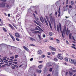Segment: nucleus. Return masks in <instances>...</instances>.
I'll return each mask as SVG.
<instances>
[{"instance_id":"41","label":"nucleus","mask_w":76,"mask_h":76,"mask_svg":"<svg viewBox=\"0 0 76 76\" xmlns=\"http://www.w3.org/2000/svg\"><path fill=\"white\" fill-rule=\"evenodd\" d=\"M30 46H32V47H35V45L32 44H31L30 45Z\"/></svg>"},{"instance_id":"36","label":"nucleus","mask_w":76,"mask_h":76,"mask_svg":"<svg viewBox=\"0 0 76 76\" xmlns=\"http://www.w3.org/2000/svg\"><path fill=\"white\" fill-rule=\"evenodd\" d=\"M52 70H53V68H50L49 69L50 72H52Z\"/></svg>"},{"instance_id":"4","label":"nucleus","mask_w":76,"mask_h":76,"mask_svg":"<svg viewBox=\"0 0 76 76\" xmlns=\"http://www.w3.org/2000/svg\"><path fill=\"white\" fill-rule=\"evenodd\" d=\"M5 3L2 2L0 4V7H1L2 8H3L5 7Z\"/></svg>"},{"instance_id":"24","label":"nucleus","mask_w":76,"mask_h":76,"mask_svg":"<svg viewBox=\"0 0 76 76\" xmlns=\"http://www.w3.org/2000/svg\"><path fill=\"white\" fill-rule=\"evenodd\" d=\"M56 41L57 42L58 44H59V43H60V40H58V39H56Z\"/></svg>"},{"instance_id":"56","label":"nucleus","mask_w":76,"mask_h":76,"mask_svg":"<svg viewBox=\"0 0 76 76\" xmlns=\"http://www.w3.org/2000/svg\"><path fill=\"white\" fill-rule=\"evenodd\" d=\"M74 64L75 65H76V61H74Z\"/></svg>"},{"instance_id":"1","label":"nucleus","mask_w":76,"mask_h":76,"mask_svg":"<svg viewBox=\"0 0 76 76\" xmlns=\"http://www.w3.org/2000/svg\"><path fill=\"white\" fill-rule=\"evenodd\" d=\"M51 16H52V13L49 15V19H50V21L51 23H54L55 22H56L55 18Z\"/></svg>"},{"instance_id":"57","label":"nucleus","mask_w":76,"mask_h":76,"mask_svg":"<svg viewBox=\"0 0 76 76\" xmlns=\"http://www.w3.org/2000/svg\"><path fill=\"white\" fill-rule=\"evenodd\" d=\"M35 18L36 19H37V20H39V18H36L35 17Z\"/></svg>"},{"instance_id":"51","label":"nucleus","mask_w":76,"mask_h":76,"mask_svg":"<svg viewBox=\"0 0 76 76\" xmlns=\"http://www.w3.org/2000/svg\"><path fill=\"white\" fill-rule=\"evenodd\" d=\"M33 58H31L30 59V60L31 61H32L33 60Z\"/></svg>"},{"instance_id":"61","label":"nucleus","mask_w":76,"mask_h":76,"mask_svg":"<svg viewBox=\"0 0 76 76\" xmlns=\"http://www.w3.org/2000/svg\"><path fill=\"white\" fill-rule=\"evenodd\" d=\"M34 12L36 14H37V11L36 10H34Z\"/></svg>"},{"instance_id":"37","label":"nucleus","mask_w":76,"mask_h":76,"mask_svg":"<svg viewBox=\"0 0 76 76\" xmlns=\"http://www.w3.org/2000/svg\"><path fill=\"white\" fill-rule=\"evenodd\" d=\"M39 38V39H41V36H40V35L39 34H38L37 35Z\"/></svg>"},{"instance_id":"23","label":"nucleus","mask_w":76,"mask_h":76,"mask_svg":"<svg viewBox=\"0 0 76 76\" xmlns=\"http://www.w3.org/2000/svg\"><path fill=\"white\" fill-rule=\"evenodd\" d=\"M35 31H36V30H37V31H41V30H39L38 28L37 27H35Z\"/></svg>"},{"instance_id":"29","label":"nucleus","mask_w":76,"mask_h":76,"mask_svg":"<svg viewBox=\"0 0 76 76\" xmlns=\"http://www.w3.org/2000/svg\"><path fill=\"white\" fill-rule=\"evenodd\" d=\"M29 38H30V39L31 40V41H34V39L32 38V37H29Z\"/></svg>"},{"instance_id":"10","label":"nucleus","mask_w":76,"mask_h":76,"mask_svg":"<svg viewBox=\"0 0 76 76\" xmlns=\"http://www.w3.org/2000/svg\"><path fill=\"white\" fill-rule=\"evenodd\" d=\"M15 36L16 37H17V38H19V37H20V35H19V34L18 33H16L15 34Z\"/></svg>"},{"instance_id":"15","label":"nucleus","mask_w":76,"mask_h":76,"mask_svg":"<svg viewBox=\"0 0 76 76\" xmlns=\"http://www.w3.org/2000/svg\"><path fill=\"white\" fill-rule=\"evenodd\" d=\"M44 19L45 21V22L46 25H47V26H48V22H47V20H46V19H45V18H44Z\"/></svg>"},{"instance_id":"2","label":"nucleus","mask_w":76,"mask_h":76,"mask_svg":"<svg viewBox=\"0 0 76 76\" xmlns=\"http://www.w3.org/2000/svg\"><path fill=\"white\" fill-rule=\"evenodd\" d=\"M58 25L59 26L57 25L56 28L58 32L59 33H60V31H61V24L60 23H59Z\"/></svg>"},{"instance_id":"21","label":"nucleus","mask_w":76,"mask_h":76,"mask_svg":"<svg viewBox=\"0 0 76 76\" xmlns=\"http://www.w3.org/2000/svg\"><path fill=\"white\" fill-rule=\"evenodd\" d=\"M58 12L59 13L58 15V16L60 17V8L58 9Z\"/></svg>"},{"instance_id":"9","label":"nucleus","mask_w":76,"mask_h":76,"mask_svg":"<svg viewBox=\"0 0 76 76\" xmlns=\"http://www.w3.org/2000/svg\"><path fill=\"white\" fill-rule=\"evenodd\" d=\"M32 33L33 34H41V33L39 31H33Z\"/></svg>"},{"instance_id":"14","label":"nucleus","mask_w":76,"mask_h":76,"mask_svg":"<svg viewBox=\"0 0 76 76\" xmlns=\"http://www.w3.org/2000/svg\"><path fill=\"white\" fill-rule=\"evenodd\" d=\"M9 25L10 28L12 29V30H13V31H15V28L13 27V26H12L11 24H9Z\"/></svg>"},{"instance_id":"49","label":"nucleus","mask_w":76,"mask_h":76,"mask_svg":"<svg viewBox=\"0 0 76 76\" xmlns=\"http://www.w3.org/2000/svg\"><path fill=\"white\" fill-rule=\"evenodd\" d=\"M3 60H6V58H5V57H4L3 58Z\"/></svg>"},{"instance_id":"45","label":"nucleus","mask_w":76,"mask_h":76,"mask_svg":"<svg viewBox=\"0 0 76 76\" xmlns=\"http://www.w3.org/2000/svg\"><path fill=\"white\" fill-rule=\"evenodd\" d=\"M30 30L31 31H35V29L31 28L30 29Z\"/></svg>"},{"instance_id":"40","label":"nucleus","mask_w":76,"mask_h":76,"mask_svg":"<svg viewBox=\"0 0 76 76\" xmlns=\"http://www.w3.org/2000/svg\"><path fill=\"white\" fill-rule=\"evenodd\" d=\"M1 1H3V2H6V0H1Z\"/></svg>"},{"instance_id":"12","label":"nucleus","mask_w":76,"mask_h":76,"mask_svg":"<svg viewBox=\"0 0 76 76\" xmlns=\"http://www.w3.org/2000/svg\"><path fill=\"white\" fill-rule=\"evenodd\" d=\"M6 7L8 9H10V8L11 7V5L8 4H7L6 5Z\"/></svg>"},{"instance_id":"46","label":"nucleus","mask_w":76,"mask_h":76,"mask_svg":"<svg viewBox=\"0 0 76 76\" xmlns=\"http://www.w3.org/2000/svg\"><path fill=\"white\" fill-rule=\"evenodd\" d=\"M72 48H74V49H75L76 50V48H75V47L72 46Z\"/></svg>"},{"instance_id":"63","label":"nucleus","mask_w":76,"mask_h":76,"mask_svg":"<svg viewBox=\"0 0 76 76\" xmlns=\"http://www.w3.org/2000/svg\"><path fill=\"white\" fill-rule=\"evenodd\" d=\"M43 61H39V63H42Z\"/></svg>"},{"instance_id":"52","label":"nucleus","mask_w":76,"mask_h":76,"mask_svg":"<svg viewBox=\"0 0 76 76\" xmlns=\"http://www.w3.org/2000/svg\"><path fill=\"white\" fill-rule=\"evenodd\" d=\"M13 63H15V64H18V62H13Z\"/></svg>"},{"instance_id":"8","label":"nucleus","mask_w":76,"mask_h":76,"mask_svg":"<svg viewBox=\"0 0 76 76\" xmlns=\"http://www.w3.org/2000/svg\"><path fill=\"white\" fill-rule=\"evenodd\" d=\"M50 48V50H52V51H56V49L55 48H54L53 47L50 46L49 47Z\"/></svg>"},{"instance_id":"50","label":"nucleus","mask_w":76,"mask_h":76,"mask_svg":"<svg viewBox=\"0 0 76 76\" xmlns=\"http://www.w3.org/2000/svg\"><path fill=\"white\" fill-rule=\"evenodd\" d=\"M69 8H71V9H72V6L70 5L69 6Z\"/></svg>"},{"instance_id":"7","label":"nucleus","mask_w":76,"mask_h":76,"mask_svg":"<svg viewBox=\"0 0 76 76\" xmlns=\"http://www.w3.org/2000/svg\"><path fill=\"white\" fill-rule=\"evenodd\" d=\"M69 61L70 63H72V64H74V63H75V61L73 60V59H69Z\"/></svg>"},{"instance_id":"55","label":"nucleus","mask_w":76,"mask_h":76,"mask_svg":"<svg viewBox=\"0 0 76 76\" xmlns=\"http://www.w3.org/2000/svg\"><path fill=\"white\" fill-rule=\"evenodd\" d=\"M47 39H45V40H44V42H47Z\"/></svg>"},{"instance_id":"44","label":"nucleus","mask_w":76,"mask_h":76,"mask_svg":"<svg viewBox=\"0 0 76 76\" xmlns=\"http://www.w3.org/2000/svg\"><path fill=\"white\" fill-rule=\"evenodd\" d=\"M36 24H37V25H39V26H40V24L36 22Z\"/></svg>"},{"instance_id":"25","label":"nucleus","mask_w":76,"mask_h":76,"mask_svg":"<svg viewBox=\"0 0 76 76\" xmlns=\"http://www.w3.org/2000/svg\"><path fill=\"white\" fill-rule=\"evenodd\" d=\"M11 38L12 39L13 41H15V37H13V36H12V37H11Z\"/></svg>"},{"instance_id":"30","label":"nucleus","mask_w":76,"mask_h":76,"mask_svg":"<svg viewBox=\"0 0 76 76\" xmlns=\"http://www.w3.org/2000/svg\"><path fill=\"white\" fill-rule=\"evenodd\" d=\"M49 34L50 36H52L53 35V32H49Z\"/></svg>"},{"instance_id":"3","label":"nucleus","mask_w":76,"mask_h":76,"mask_svg":"<svg viewBox=\"0 0 76 76\" xmlns=\"http://www.w3.org/2000/svg\"><path fill=\"white\" fill-rule=\"evenodd\" d=\"M47 20L49 23V26H50V28L51 29H52V26H51V23H50V20H49V18H48V17L47 16H45Z\"/></svg>"},{"instance_id":"62","label":"nucleus","mask_w":76,"mask_h":76,"mask_svg":"<svg viewBox=\"0 0 76 76\" xmlns=\"http://www.w3.org/2000/svg\"><path fill=\"white\" fill-rule=\"evenodd\" d=\"M17 59H14L13 60V61H17Z\"/></svg>"},{"instance_id":"28","label":"nucleus","mask_w":76,"mask_h":76,"mask_svg":"<svg viewBox=\"0 0 76 76\" xmlns=\"http://www.w3.org/2000/svg\"><path fill=\"white\" fill-rule=\"evenodd\" d=\"M38 68L39 69H42V65H40L38 66Z\"/></svg>"},{"instance_id":"35","label":"nucleus","mask_w":76,"mask_h":76,"mask_svg":"<svg viewBox=\"0 0 76 76\" xmlns=\"http://www.w3.org/2000/svg\"><path fill=\"white\" fill-rule=\"evenodd\" d=\"M65 60L66 61H68V59L67 58H65Z\"/></svg>"},{"instance_id":"38","label":"nucleus","mask_w":76,"mask_h":76,"mask_svg":"<svg viewBox=\"0 0 76 76\" xmlns=\"http://www.w3.org/2000/svg\"><path fill=\"white\" fill-rule=\"evenodd\" d=\"M51 53L53 55H54V54H55V52H51Z\"/></svg>"},{"instance_id":"16","label":"nucleus","mask_w":76,"mask_h":76,"mask_svg":"<svg viewBox=\"0 0 76 76\" xmlns=\"http://www.w3.org/2000/svg\"><path fill=\"white\" fill-rule=\"evenodd\" d=\"M66 27H64V28L63 32V34L64 35H65V33H66Z\"/></svg>"},{"instance_id":"22","label":"nucleus","mask_w":76,"mask_h":76,"mask_svg":"<svg viewBox=\"0 0 76 76\" xmlns=\"http://www.w3.org/2000/svg\"><path fill=\"white\" fill-rule=\"evenodd\" d=\"M3 31L5 32H7V30L6 28L3 27Z\"/></svg>"},{"instance_id":"32","label":"nucleus","mask_w":76,"mask_h":76,"mask_svg":"<svg viewBox=\"0 0 76 76\" xmlns=\"http://www.w3.org/2000/svg\"><path fill=\"white\" fill-rule=\"evenodd\" d=\"M54 60V61H58V60H57V58H55Z\"/></svg>"},{"instance_id":"26","label":"nucleus","mask_w":76,"mask_h":76,"mask_svg":"<svg viewBox=\"0 0 76 76\" xmlns=\"http://www.w3.org/2000/svg\"><path fill=\"white\" fill-rule=\"evenodd\" d=\"M37 28H39V29H40V30H41L42 31H43V30H42V28H41V27H40L39 26H37Z\"/></svg>"},{"instance_id":"53","label":"nucleus","mask_w":76,"mask_h":76,"mask_svg":"<svg viewBox=\"0 0 76 76\" xmlns=\"http://www.w3.org/2000/svg\"><path fill=\"white\" fill-rule=\"evenodd\" d=\"M68 2H69V0H66V4H68Z\"/></svg>"},{"instance_id":"43","label":"nucleus","mask_w":76,"mask_h":76,"mask_svg":"<svg viewBox=\"0 0 76 76\" xmlns=\"http://www.w3.org/2000/svg\"><path fill=\"white\" fill-rule=\"evenodd\" d=\"M9 35H10L11 37H13V35H12L10 33H9Z\"/></svg>"},{"instance_id":"18","label":"nucleus","mask_w":76,"mask_h":76,"mask_svg":"<svg viewBox=\"0 0 76 76\" xmlns=\"http://www.w3.org/2000/svg\"><path fill=\"white\" fill-rule=\"evenodd\" d=\"M72 34L71 33H70L69 35V39H72Z\"/></svg>"},{"instance_id":"19","label":"nucleus","mask_w":76,"mask_h":76,"mask_svg":"<svg viewBox=\"0 0 76 76\" xmlns=\"http://www.w3.org/2000/svg\"><path fill=\"white\" fill-rule=\"evenodd\" d=\"M42 72V70L41 69H37V73H41Z\"/></svg>"},{"instance_id":"60","label":"nucleus","mask_w":76,"mask_h":76,"mask_svg":"<svg viewBox=\"0 0 76 76\" xmlns=\"http://www.w3.org/2000/svg\"><path fill=\"white\" fill-rule=\"evenodd\" d=\"M66 43L67 44H69V42H68V41L66 40Z\"/></svg>"},{"instance_id":"48","label":"nucleus","mask_w":76,"mask_h":76,"mask_svg":"<svg viewBox=\"0 0 76 76\" xmlns=\"http://www.w3.org/2000/svg\"><path fill=\"white\" fill-rule=\"evenodd\" d=\"M43 38H45V35L44 34L43 35Z\"/></svg>"},{"instance_id":"31","label":"nucleus","mask_w":76,"mask_h":76,"mask_svg":"<svg viewBox=\"0 0 76 76\" xmlns=\"http://www.w3.org/2000/svg\"><path fill=\"white\" fill-rule=\"evenodd\" d=\"M61 33L62 34V36L63 38H64V35L63 34V31H61Z\"/></svg>"},{"instance_id":"17","label":"nucleus","mask_w":76,"mask_h":76,"mask_svg":"<svg viewBox=\"0 0 76 76\" xmlns=\"http://www.w3.org/2000/svg\"><path fill=\"white\" fill-rule=\"evenodd\" d=\"M41 18H41V17L40 18V20L42 22V23H43V21L44 22V18H43L42 17H41Z\"/></svg>"},{"instance_id":"6","label":"nucleus","mask_w":76,"mask_h":76,"mask_svg":"<svg viewBox=\"0 0 76 76\" xmlns=\"http://www.w3.org/2000/svg\"><path fill=\"white\" fill-rule=\"evenodd\" d=\"M37 53L38 54H39V55H41L42 54V50H38L37 51Z\"/></svg>"},{"instance_id":"33","label":"nucleus","mask_w":76,"mask_h":76,"mask_svg":"<svg viewBox=\"0 0 76 76\" xmlns=\"http://www.w3.org/2000/svg\"><path fill=\"white\" fill-rule=\"evenodd\" d=\"M71 5H73V4H74V2L73 1H71Z\"/></svg>"},{"instance_id":"27","label":"nucleus","mask_w":76,"mask_h":76,"mask_svg":"<svg viewBox=\"0 0 76 76\" xmlns=\"http://www.w3.org/2000/svg\"><path fill=\"white\" fill-rule=\"evenodd\" d=\"M71 69V71H72V72H76V70H73L71 69Z\"/></svg>"},{"instance_id":"42","label":"nucleus","mask_w":76,"mask_h":76,"mask_svg":"<svg viewBox=\"0 0 76 76\" xmlns=\"http://www.w3.org/2000/svg\"><path fill=\"white\" fill-rule=\"evenodd\" d=\"M10 58H12V59H14V58H15L13 56H12L10 57Z\"/></svg>"},{"instance_id":"20","label":"nucleus","mask_w":76,"mask_h":76,"mask_svg":"<svg viewBox=\"0 0 76 76\" xmlns=\"http://www.w3.org/2000/svg\"><path fill=\"white\" fill-rule=\"evenodd\" d=\"M47 66H48V67H50V66H51L52 65H50V63H48L47 64Z\"/></svg>"},{"instance_id":"64","label":"nucleus","mask_w":76,"mask_h":76,"mask_svg":"<svg viewBox=\"0 0 76 76\" xmlns=\"http://www.w3.org/2000/svg\"><path fill=\"white\" fill-rule=\"evenodd\" d=\"M42 56H43V58H44V57H45V55H42Z\"/></svg>"},{"instance_id":"39","label":"nucleus","mask_w":76,"mask_h":76,"mask_svg":"<svg viewBox=\"0 0 76 76\" xmlns=\"http://www.w3.org/2000/svg\"><path fill=\"white\" fill-rule=\"evenodd\" d=\"M18 55H15V58H18Z\"/></svg>"},{"instance_id":"5","label":"nucleus","mask_w":76,"mask_h":76,"mask_svg":"<svg viewBox=\"0 0 76 76\" xmlns=\"http://www.w3.org/2000/svg\"><path fill=\"white\" fill-rule=\"evenodd\" d=\"M57 57L60 60H63V57L61 56V54H58L57 55Z\"/></svg>"},{"instance_id":"47","label":"nucleus","mask_w":76,"mask_h":76,"mask_svg":"<svg viewBox=\"0 0 76 76\" xmlns=\"http://www.w3.org/2000/svg\"><path fill=\"white\" fill-rule=\"evenodd\" d=\"M50 39L51 40H53V37H50Z\"/></svg>"},{"instance_id":"34","label":"nucleus","mask_w":76,"mask_h":76,"mask_svg":"<svg viewBox=\"0 0 76 76\" xmlns=\"http://www.w3.org/2000/svg\"><path fill=\"white\" fill-rule=\"evenodd\" d=\"M16 41H20V39H19V38H16Z\"/></svg>"},{"instance_id":"54","label":"nucleus","mask_w":76,"mask_h":76,"mask_svg":"<svg viewBox=\"0 0 76 76\" xmlns=\"http://www.w3.org/2000/svg\"><path fill=\"white\" fill-rule=\"evenodd\" d=\"M48 55H50L51 54V53L50 52H48Z\"/></svg>"},{"instance_id":"59","label":"nucleus","mask_w":76,"mask_h":76,"mask_svg":"<svg viewBox=\"0 0 76 76\" xmlns=\"http://www.w3.org/2000/svg\"><path fill=\"white\" fill-rule=\"evenodd\" d=\"M72 39H73L74 41H75V38H74V37H73V36H72Z\"/></svg>"},{"instance_id":"58","label":"nucleus","mask_w":76,"mask_h":76,"mask_svg":"<svg viewBox=\"0 0 76 76\" xmlns=\"http://www.w3.org/2000/svg\"><path fill=\"white\" fill-rule=\"evenodd\" d=\"M64 65H66V66H67V64L66 62H65L64 63Z\"/></svg>"},{"instance_id":"11","label":"nucleus","mask_w":76,"mask_h":76,"mask_svg":"<svg viewBox=\"0 0 76 76\" xmlns=\"http://www.w3.org/2000/svg\"><path fill=\"white\" fill-rule=\"evenodd\" d=\"M23 48L24 49L26 50V51H29V49H28V48H26V47H25V46H23Z\"/></svg>"},{"instance_id":"13","label":"nucleus","mask_w":76,"mask_h":76,"mask_svg":"<svg viewBox=\"0 0 76 76\" xmlns=\"http://www.w3.org/2000/svg\"><path fill=\"white\" fill-rule=\"evenodd\" d=\"M69 70H70L69 71V74L70 75V76H72V75H73V73L72 72V71H71V70L70 69H69Z\"/></svg>"}]
</instances>
